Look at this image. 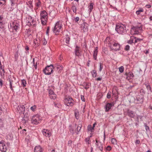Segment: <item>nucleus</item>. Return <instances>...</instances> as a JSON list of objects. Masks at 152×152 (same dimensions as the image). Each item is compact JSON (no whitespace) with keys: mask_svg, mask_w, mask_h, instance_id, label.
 <instances>
[{"mask_svg":"<svg viewBox=\"0 0 152 152\" xmlns=\"http://www.w3.org/2000/svg\"><path fill=\"white\" fill-rule=\"evenodd\" d=\"M8 146L5 144L4 140H1L0 142V150L3 152H6L8 149Z\"/></svg>","mask_w":152,"mask_h":152,"instance_id":"1a4fd4ad","label":"nucleus"},{"mask_svg":"<svg viewBox=\"0 0 152 152\" xmlns=\"http://www.w3.org/2000/svg\"><path fill=\"white\" fill-rule=\"evenodd\" d=\"M72 141L71 140H69L68 143V145L69 146H71L72 145Z\"/></svg>","mask_w":152,"mask_h":152,"instance_id":"5fc2aeb1","label":"nucleus"},{"mask_svg":"<svg viewBox=\"0 0 152 152\" xmlns=\"http://www.w3.org/2000/svg\"><path fill=\"white\" fill-rule=\"evenodd\" d=\"M62 28V25L61 22L58 21L56 23L54 28L52 29V30L54 33L56 35L58 34L61 31Z\"/></svg>","mask_w":152,"mask_h":152,"instance_id":"7ed1b4c3","label":"nucleus"},{"mask_svg":"<svg viewBox=\"0 0 152 152\" xmlns=\"http://www.w3.org/2000/svg\"><path fill=\"white\" fill-rule=\"evenodd\" d=\"M28 3H29V7L31 8H32L33 7L32 5V2L31 1H30L28 2Z\"/></svg>","mask_w":152,"mask_h":152,"instance_id":"3c124183","label":"nucleus"},{"mask_svg":"<svg viewBox=\"0 0 152 152\" xmlns=\"http://www.w3.org/2000/svg\"><path fill=\"white\" fill-rule=\"evenodd\" d=\"M140 142V141L139 140H137L135 141V143L136 144H139Z\"/></svg>","mask_w":152,"mask_h":152,"instance_id":"774afa93","label":"nucleus"},{"mask_svg":"<svg viewBox=\"0 0 152 152\" xmlns=\"http://www.w3.org/2000/svg\"><path fill=\"white\" fill-rule=\"evenodd\" d=\"M135 38V37L133 36L131 37H130V39L129 40H128L127 42V43L129 44H131L133 43H134L133 41Z\"/></svg>","mask_w":152,"mask_h":152,"instance_id":"c85d7f7f","label":"nucleus"},{"mask_svg":"<svg viewBox=\"0 0 152 152\" xmlns=\"http://www.w3.org/2000/svg\"><path fill=\"white\" fill-rule=\"evenodd\" d=\"M106 40L108 41L109 46L111 50L116 51L120 49V46L118 43L115 42L114 40H110L109 37L106 38Z\"/></svg>","mask_w":152,"mask_h":152,"instance_id":"f257e3e1","label":"nucleus"},{"mask_svg":"<svg viewBox=\"0 0 152 152\" xmlns=\"http://www.w3.org/2000/svg\"><path fill=\"white\" fill-rule=\"evenodd\" d=\"M96 145L97 146V147L101 151H102L103 149V145L101 142L96 140Z\"/></svg>","mask_w":152,"mask_h":152,"instance_id":"ddd939ff","label":"nucleus"},{"mask_svg":"<svg viewBox=\"0 0 152 152\" xmlns=\"http://www.w3.org/2000/svg\"><path fill=\"white\" fill-rule=\"evenodd\" d=\"M107 98L108 99H110L111 98V92H109L108 93L107 95Z\"/></svg>","mask_w":152,"mask_h":152,"instance_id":"de8ad7c7","label":"nucleus"},{"mask_svg":"<svg viewBox=\"0 0 152 152\" xmlns=\"http://www.w3.org/2000/svg\"><path fill=\"white\" fill-rule=\"evenodd\" d=\"M82 127V125L81 124L79 125L77 128V130L78 132L77 133V134H78V132H79L80 130L81 129V128Z\"/></svg>","mask_w":152,"mask_h":152,"instance_id":"79ce46f5","label":"nucleus"},{"mask_svg":"<svg viewBox=\"0 0 152 152\" xmlns=\"http://www.w3.org/2000/svg\"><path fill=\"white\" fill-rule=\"evenodd\" d=\"M56 95L55 94L49 95L50 98L51 99H55L56 98Z\"/></svg>","mask_w":152,"mask_h":152,"instance_id":"72a5a7b5","label":"nucleus"},{"mask_svg":"<svg viewBox=\"0 0 152 152\" xmlns=\"http://www.w3.org/2000/svg\"><path fill=\"white\" fill-rule=\"evenodd\" d=\"M17 109L19 111H20V112L24 114V112L25 111V107L23 105L18 106Z\"/></svg>","mask_w":152,"mask_h":152,"instance_id":"2eb2a0df","label":"nucleus"},{"mask_svg":"<svg viewBox=\"0 0 152 152\" xmlns=\"http://www.w3.org/2000/svg\"><path fill=\"white\" fill-rule=\"evenodd\" d=\"M136 100L137 103L138 104L142 103L143 102L142 97V96H137L136 97Z\"/></svg>","mask_w":152,"mask_h":152,"instance_id":"412c9836","label":"nucleus"},{"mask_svg":"<svg viewBox=\"0 0 152 152\" xmlns=\"http://www.w3.org/2000/svg\"><path fill=\"white\" fill-rule=\"evenodd\" d=\"M70 40V38L68 35H66V42L67 44H69V42Z\"/></svg>","mask_w":152,"mask_h":152,"instance_id":"4c0bfd02","label":"nucleus"},{"mask_svg":"<svg viewBox=\"0 0 152 152\" xmlns=\"http://www.w3.org/2000/svg\"><path fill=\"white\" fill-rule=\"evenodd\" d=\"M114 104L113 102L107 103L104 106L105 112H108L109 110L111 109V107L114 106Z\"/></svg>","mask_w":152,"mask_h":152,"instance_id":"9d476101","label":"nucleus"},{"mask_svg":"<svg viewBox=\"0 0 152 152\" xmlns=\"http://www.w3.org/2000/svg\"><path fill=\"white\" fill-rule=\"evenodd\" d=\"M124 67L123 66H121L119 68V71L121 73L123 72L124 71Z\"/></svg>","mask_w":152,"mask_h":152,"instance_id":"a19ab883","label":"nucleus"},{"mask_svg":"<svg viewBox=\"0 0 152 152\" xmlns=\"http://www.w3.org/2000/svg\"><path fill=\"white\" fill-rule=\"evenodd\" d=\"M39 115H37L32 116L31 118L32 123L35 125H37L40 122L41 119Z\"/></svg>","mask_w":152,"mask_h":152,"instance_id":"423d86ee","label":"nucleus"},{"mask_svg":"<svg viewBox=\"0 0 152 152\" xmlns=\"http://www.w3.org/2000/svg\"><path fill=\"white\" fill-rule=\"evenodd\" d=\"M36 107H36V105H34L33 106L31 107L30 108V109L32 111H35Z\"/></svg>","mask_w":152,"mask_h":152,"instance_id":"a18cd8bd","label":"nucleus"},{"mask_svg":"<svg viewBox=\"0 0 152 152\" xmlns=\"http://www.w3.org/2000/svg\"><path fill=\"white\" fill-rule=\"evenodd\" d=\"M42 148L40 146H36L34 149V152H43Z\"/></svg>","mask_w":152,"mask_h":152,"instance_id":"a211bd4d","label":"nucleus"},{"mask_svg":"<svg viewBox=\"0 0 152 152\" xmlns=\"http://www.w3.org/2000/svg\"><path fill=\"white\" fill-rule=\"evenodd\" d=\"M15 23H14L13 24H14V25L13 26V27H14V29L15 30V31H17V30L19 28V24L18 23H16V24H15H15H14Z\"/></svg>","mask_w":152,"mask_h":152,"instance_id":"473e14b6","label":"nucleus"},{"mask_svg":"<svg viewBox=\"0 0 152 152\" xmlns=\"http://www.w3.org/2000/svg\"><path fill=\"white\" fill-rule=\"evenodd\" d=\"M27 20L26 21V23H27V25L28 26H30L31 24V22L32 20V18L30 16H28L27 17Z\"/></svg>","mask_w":152,"mask_h":152,"instance_id":"f3484780","label":"nucleus"},{"mask_svg":"<svg viewBox=\"0 0 152 152\" xmlns=\"http://www.w3.org/2000/svg\"><path fill=\"white\" fill-rule=\"evenodd\" d=\"M53 67L52 64L47 66L43 70L44 73L46 75H50L53 72Z\"/></svg>","mask_w":152,"mask_h":152,"instance_id":"39448f33","label":"nucleus"},{"mask_svg":"<svg viewBox=\"0 0 152 152\" xmlns=\"http://www.w3.org/2000/svg\"><path fill=\"white\" fill-rule=\"evenodd\" d=\"M50 27L49 26L47 27V30L46 31V34L47 35H48L49 33V32Z\"/></svg>","mask_w":152,"mask_h":152,"instance_id":"bf43d9fd","label":"nucleus"},{"mask_svg":"<svg viewBox=\"0 0 152 152\" xmlns=\"http://www.w3.org/2000/svg\"><path fill=\"white\" fill-rule=\"evenodd\" d=\"M42 132L43 135L46 137H49L51 135V133L50 130L44 129L42 131Z\"/></svg>","mask_w":152,"mask_h":152,"instance_id":"9b49d317","label":"nucleus"},{"mask_svg":"<svg viewBox=\"0 0 152 152\" xmlns=\"http://www.w3.org/2000/svg\"><path fill=\"white\" fill-rule=\"evenodd\" d=\"M111 142L112 143L114 144H117V141L116 139L114 138H112L111 140Z\"/></svg>","mask_w":152,"mask_h":152,"instance_id":"37998d69","label":"nucleus"},{"mask_svg":"<svg viewBox=\"0 0 152 152\" xmlns=\"http://www.w3.org/2000/svg\"><path fill=\"white\" fill-rule=\"evenodd\" d=\"M144 84L146 86L148 90H149L150 92H152L151 89V86L150 85L148 82H145Z\"/></svg>","mask_w":152,"mask_h":152,"instance_id":"4be33fe9","label":"nucleus"},{"mask_svg":"<svg viewBox=\"0 0 152 152\" xmlns=\"http://www.w3.org/2000/svg\"><path fill=\"white\" fill-rule=\"evenodd\" d=\"M49 95H50L51 94H55L53 92V90L50 89L49 90Z\"/></svg>","mask_w":152,"mask_h":152,"instance_id":"8fccbe9b","label":"nucleus"},{"mask_svg":"<svg viewBox=\"0 0 152 152\" xmlns=\"http://www.w3.org/2000/svg\"><path fill=\"white\" fill-rule=\"evenodd\" d=\"M43 45H46L47 43V41L45 39H44V41H43Z\"/></svg>","mask_w":152,"mask_h":152,"instance_id":"338daca9","label":"nucleus"},{"mask_svg":"<svg viewBox=\"0 0 152 152\" xmlns=\"http://www.w3.org/2000/svg\"><path fill=\"white\" fill-rule=\"evenodd\" d=\"M135 41L134 42V43H135L137 42H140V41H141L142 40V39H139V38H136V37H135Z\"/></svg>","mask_w":152,"mask_h":152,"instance_id":"ea45409f","label":"nucleus"},{"mask_svg":"<svg viewBox=\"0 0 152 152\" xmlns=\"http://www.w3.org/2000/svg\"><path fill=\"white\" fill-rule=\"evenodd\" d=\"M115 30L120 34H123L126 33V26L122 24H118L116 25Z\"/></svg>","mask_w":152,"mask_h":152,"instance_id":"f03ea898","label":"nucleus"},{"mask_svg":"<svg viewBox=\"0 0 152 152\" xmlns=\"http://www.w3.org/2000/svg\"><path fill=\"white\" fill-rule=\"evenodd\" d=\"M127 113L128 115L130 117L134 118L135 116L134 112L130 110H128Z\"/></svg>","mask_w":152,"mask_h":152,"instance_id":"6ab92c4d","label":"nucleus"},{"mask_svg":"<svg viewBox=\"0 0 152 152\" xmlns=\"http://www.w3.org/2000/svg\"><path fill=\"white\" fill-rule=\"evenodd\" d=\"M71 9L72 10L73 12L75 13V14H77V8L75 5H73L72 6Z\"/></svg>","mask_w":152,"mask_h":152,"instance_id":"c756f323","label":"nucleus"},{"mask_svg":"<svg viewBox=\"0 0 152 152\" xmlns=\"http://www.w3.org/2000/svg\"><path fill=\"white\" fill-rule=\"evenodd\" d=\"M144 125L145 127V129L146 130V131H147L149 129V128L148 126L146 124H144Z\"/></svg>","mask_w":152,"mask_h":152,"instance_id":"13d9d810","label":"nucleus"},{"mask_svg":"<svg viewBox=\"0 0 152 152\" xmlns=\"http://www.w3.org/2000/svg\"><path fill=\"white\" fill-rule=\"evenodd\" d=\"M130 48V46L128 45H126L125 46V50L126 51H128L129 50Z\"/></svg>","mask_w":152,"mask_h":152,"instance_id":"864d4df0","label":"nucleus"},{"mask_svg":"<svg viewBox=\"0 0 152 152\" xmlns=\"http://www.w3.org/2000/svg\"><path fill=\"white\" fill-rule=\"evenodd\" d=\"M64 102L67 106H72L74 105V101L71 97L69 96L65 99Z\"/></svg>","mask_w":152,"mask_h":152,"instance_id":"6e6552de","label":"nucleus"},{"mask_svg":"<svg viewBox=\"0 0 152 152\" xmlns=\"http://www.w3.org/2000/svg\"><path fill=\"white\" fill-rule=\"evenodd\" d=\"M3 17L0 15V28H2L3 27L4 23L3 21Z\"/></svg>","mask_w":152,"mask_h":152,"instance_id":"b1692460","label":"nucleus"},{"mask_svg":"<svg viewBox=\"0 0 152 152\" xmlns=\"http://www.w3.org/2000/svg\"><path fill=\"white\" fill-rule=\"evenodd\" d=\"M98 51H94V53H93V57L94 59L95 60H96V57L97 55Z\"/></svg>","mask_w":152,"mask_h":152,"instance_id":"e433bc0d","label":"nucleus"},{"mask_svg":"<svg viewBox=\"0 0 152 152\" xmlns=\"http://www.w3.org/2000/svg\"><path fill=\"white\" fill-rule=\"evenodd\" d=\"M102 65V63L101 62L99 63V71L100 72L102 71L103 68Z\"/></svg>","mask_w":152,"mask_h":152,"instance_id":"09e8293b","label":"nucleus"},{"mask_svg":"<svg viewBox=\"0 0 152 152\" xmlns=\"http://www.w3.org/2000/svg\"><path fill=\"white\" fill-rule=\"evenodd\" d=\"M144 11V10L143 8H140L136 12V13L137 15H139L140 14L141 12H143Z\"/></svg>","mask_w":152,"mask_h":152,"instance_id":"cd10ccee","label":"nucleus"},{"mask_svg":"<svg viewBox=\"0 0 152 152\" xmlns=\"http://www.w3.org/2000/svg\"><path fill=\"white\" fill-rule=\"evenodd\" d=\"M92 75L94 77H95L96 76V72L95 70H93L92 72Z\"/></svg>","mask_w":152,"mask_h":152,"instance_id":"49530a36","label":"nucleus"},{"mask_svg":"<svg viewBox=\"0 0 152 152\" xmlns=\"http://www.w3.org/2000/svg\"><path fill=\"white\" fill-rule=\"evenodd\" d=\"M111 147L109 145L107 146V147L106 148L107 150L109 151H110L111 150Z\"/></svg>","mask_w":152,"mask_h":152,"instance_id":"e2e57ef3","label":"nucleus"},{"mask_svg":"<svg viewBox=\"0 0 152 152\" xmlns=\"http://www.w3.org/2000/svg\"><path fill=\"white\" fill-rule=\"evenodd\" d=\"M79 20V18L78 17H77L75 18V20L76 22H77Z\"/></svg>","mask_w":152,"mask_h":152,"instance_id":"052dcab7","label":"nucleus"},{"mask_svg":"<svg viewBox=\"0 0 152 152\" xmlns=\"http://www.w3.org/2000/svg\"><path fill=\"white\" fill-rule=\"evenodd\" d=\"M88 27V24L84 22L81 24V29L84 32H86L87 31Z\"/></svg>","mask_w":152,"mask_h":152,"instance_id":"f8f14e48","label":"nucleus"},{"mask_svg":"<svg viewBox=\"0 0 152 152\" xmlns=\"http://www.w3.org/2000/svg\"><path fill=\"white\" fill-rule=\"evenodd\" d=\"M48 14L45 10H43L40 13V19L43 25L46 24L48 20Z\"/></svg>","mask_w":152,"mask_h":152,"instance_id":"20e7f679","label":"nucleus"},{"mask_svg":"<svg viewBox=\"0 0 152 152\" xmlns=\"http://www.w3.org/2000/svg\"><path fill=\"white\" fill-rule=\"evenodd\" d=\"M145 7L148 8H149L151 7V6L150 4H147L145 5Z\"/></svg>","mask_w":152,"mask_h":152,"instance_id":"69168bd1","label":"nucleus"},{"mask_svg":"<svg viewBox=\"0 0 152 152\" xmlns=\"http://www.w3.org/2000/svg\"><path fill=\"white\" fill-rule=\"evenodd\" d=\"M83 87L86 90L89 88V84L88 83H85L84 84Z\"/></svg>","mask_w":152,"mask_h":152,"instance_id":"2f4dec72","label":"nucleus"},{"mask_svg":"<svg viewBox=\"0 0 152 152\" xmlns=\"http://www.w3.org/2000/svg\"><path fill=\"white\" fill-rule=\"evenodd\" d=\"M133 29L134 31L135 34H137L140 33L142 30V28L141 26L139 27L136 26L134 27Z\"/></svg>","mask_w":152,"mask_h":152,"instance_id":"4468645a","label":"nucleus"},{"mask_svg":"<svg viewBox=\"0 0 152 152\" xmlns=\"http://www.w3.org/2000/svg\"><path fill=\"white\" fill-rule=\"evenodd\" d=\"M81 99L84 102H85V98H84V97L83 96L81 95Z\"/></svg>","mask_w":152,"mask_h":152,"instance_id":"680f3d73","label":"nucleus"},{"mask_svg":"<svg viewBox=\"0 0 152 152\" xmlns=\"http://www.w3.org/2000/svg\"><path fill=\"white\" fill-rule=\"evenodd\" d=\"M125 75H126V79L128 80L132 79L134 77L133 74L131 72H129L128 73H126Z\"/></svg>","mask_w":152,"mask_h":152,"instance_id":"dca6fc26","label":"nucleus"},{"mask_svg":"<svg viewBox=\"0 0 152 152\" xmlns=\"http://www.w3.org/2000/svg\"><path fill=\"white\" fill-rule=\"evenodd\" d=\"M69 130L71 132H72V134H73L74 133V130L73 129V128H72V127H71V126H69Z\"/></svg>","mask_w":152,"mask_h":152,"instance_id":"4d7b16f0","label":"nucleus"},{"mask_svg":"<svg viewBox=\"0 0 152 152\" xmlns=\"http://www.w3.org/2000/svg\"><path fill=\"white\" fill-rule=\"evenodd\" d=\"M94 5V4L93 3L91 2L90 3V5L88 7L89 8L88 11H89V13H90L92 11V10L93 9Z\"/></svg>","mask_w":152,"mask_h":152,"instance_id":"5701e85b","label":"nucleus"},{"mask_svg":"<svg viewBox=\"0 0 152 152\" xmlns=\"http://www.w3.org/2000/svg\"><path fill=\"white\" fill-rule=\"evenodd\" d=\"M18 57V52H16L15 55V58L16 60H17Z\"/></svg>","mask_w":152,"mask_h":152,"instance_id":"603ef678","label":"nucleus"},{"mask_svg":"<svg viewBox=\"0 0 152 152\" xmlns=\"http://www.w3.org/2000/svg\"><path fill=\"white\" fill-rule=\"evenodd\" d=\"M6 1V0H0V5L2 6L5 5Z\"/></svg>","mask_w":152,"mask_h":152,"instance_id":"58836bf2","label":"nucleus"},{"mask_svg":"<svg viewBox=\"0 0 152 152\" xmlns=\"http://www.w3.org/2000/svg\"><path fill=\"white\" fill-rule=\"evenodd\" d=\"M41 5V2L40 1H38L35 3L36 7H35V9L37 10L38 8Z\"/></svg>","mask_w":152,"mask_h":152,"instance_id":"393cba45","label":"nucleus"},{"mask_svg":"<svg viewBox=\"0 0 152 152\" xmlns=\"http://www.w3.org/2000/svg\"><path fill=\"white\" fill-rule=\"evenodd\" d=\"M75 115L76 118L78 119L79 118V113L78 111H76L75 112Z\"/></svg>","mask_w":152,"mask_h":152,"instance_id":"c9c22d12","label":"nucleus"},{"mask_svg":"<svg viewBox=\"0 0 152 152\" xmlns=\"http://www.w3.org/2000/svg\"><path fill=\"white\" fill-rule=\"evenodd\" d=\"M34 60H35V59L34 58H33V66L35 67V69H36L37 68V65H38V64H39V63L37 61V62L36 63V64H35Z\"/></svg>","mask_w":152,"mask_h":152,"instance_id":"f704fd0d","label":"nucleus"},{"mask_svg":"<svg viewBox=\"0 0 152 152\" xmlns=\"http://www.w3.org/2000/svg\"><path fill=\"white\" fill-rule=\"evenodd\" d=\"M88 130L91 132H92L94 131V129L90 125H88L87 127Z\"/></svg>","mask_w":152,"mask_h":152,"instance_id":"bb28decb","label":"nucleus"},{"mask_svg":"<svg viewBox=\"0 0 152 152\" xmlns=\"http://www.w3.org/2000/svg\"><path fill=\"white\" fill-rule=\"evenodd\" d=\"M36 21L34 20L33 19H32L31 22V24L30 26L33 25H34L35 24V22Z\"/></svg>","mask_w":152,"mask_h":152,"instance_id":"6e6d98bb","label":"nucleus"},{"mask_svg":"<svg viewBox=\"0 0 152 152\" xmlns=\"http://www.w3.org/2000/svg\"><path fill=\"white\" fill-rule=\"evenodd\" d=\"M9 81L10 83V87L11 90L12 91H13V87L14 86L13 85L15 83L16 80L15 78L13 76H10L8 77Z\"/></svg>","mask_w":152,"mask_h":152,"instance_id":"0eeeda50","label":"nucleus"},{"mask_svg":"<svg viewBox=\"0 0 152 152\" xmlns=\"http://www.w3.org/2000/svg\"><path fill=\"white\" fill-rule=\"evenodd\" d=\"M80 47L76 46L75 50V54L76 56H79L80 55V53L79 52Z\"/></svg>","mask_w":152,"mask_h":152,"instance_id":"aec40b11","label":"nucleus"},{"mask_svg":"<svg viewBox=\"0 0 152 152\" xmlns=\"http://www.w3.org/2000/svg\"><path fill=\"white\" fill-rule=\"evenodd\" d=\"M63 68L62 65H57L56 67L57 69L58 70V72H60Z\"/></svg>","mask_w":152,"mask_h":152,"instance_id":"7c9ffc66","label":"nucleus"},{"mask_svg":"<svg viewBox=\"0 0 152 152\" xmlns=\"http://www.w3.org/2000/svg\"><path fill=\"white\" fill-rule=\"evenodd\" d=\"M86 141L87 142L88 144H89V141L90 140V138L89 137H87L86 139Z\"/></svg>","mask_w":152,"mask_h":152,"instance_id":"0e129e2a","label":"nucleus"},{"mask_svg":"<svg viewBox=\"0 0 152 152\" xmlns=\"http://www.w3.org/2000/svg\"><path fill=\"white\" fill-rule=\"evenodd\" d=\"M21 81L22 84L23 85V86L24 87L25 86L26 84V81L25 80H21Z\"/></svg>","mask_w":152,"mask_h":152,"instance_id":"c03bdc74","label":"nucleus"},{"mask_svg":"<svg viewBox=\"0 0 152 152\" xmlns=\"http://www.w3.org/2000/svg\"><path fill=\"white\" fill-rule=\"evenodd\" d=\"M1 69L2 70L1 72V76H3L4 75V73H5V71L4 69V66L2 65L0 66Z\"/></svg>","mask_w":152,"mask_h":152,"instance_id":"a878e982","label":"nucleus"}]
</instances>
